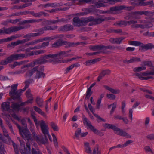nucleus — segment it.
I'll use <instances>...</instances> for the list:
<instances>
[{"label": "nucleus", "mask_w": 154, "mask_h": 154, "mask_svg": "<svg viewBox=\"0 0 154 154\" xmlns=\"http://www.w3.org/2000/svg\"><path fill=\"white\" fill-rule=\"evenodd\" d=\"M114 11H111L110 9V8L109 10L107 11H103L101 10L100 12L102 14H105L107 13L108 14H112L113 12Z\"/></svg>", "instance_id": "62"}, {"label": "nucleus", "mask_w": 154, "mask_h": 154, "mask_svg": "<svg viewBox=\"0 0 154 154\" xmlns=\"http://www.w3.org/2000/svg\"><path fill=\"white\" fill-rule=\"evenodd\" d=\"M38 66H35L31 70L27 72L25 74V76L26 77L28 78L31 77L33 74L35 73L36 71H37V70L38 69Z\"/></svg>", "instance_id": "21"}, {"label": "nucleus", "mask_w": 154, "mask_h": 154, "mask_svg": "<svg viewBox=\"0 0 154 154\" xmlns=\"http://www.w3.org/2000/svg\"><path fill=\"white\" fill-rule=\"evenodd\" d=\"M42 20V19H39L38 20L30 19L27 20H24L21 21L20 23V24H24L28 23H32L36 22L39 23Z\"/></svg>", "instance_id": "24"}, {"label": "nucleus", "mask_w": 154, "mask_h": 154, "mask_svg": "<svg viewBox=\"0 0 154 154\" xmlns=\"http://www.w3.org/2000/svg\"><path fill=\"white\" fill-rule=\"evenodd\" d=\"M124 37H121L120 38H111L109 40V41L112 44H120L122 41L125 39Z\"/></svg>", "instance_id": "18"}, {"label": "nucleus", "mask_w": 154, "mask_h": 154, "mask_svg": "<svg viewBox=\"0 0 154 154\" xmlns=\"http://www.w3.org/2000/svg\"><path fill=\"white\" fill-rule=\"evenodd\" d=\"M84 144L85 152L87 153L91 154L92 151L91 148L90 146L89 143L86 142L84 143Z\"/></svg>", "instance_id": "30"}, {"label": "nucleus", "mask_w": 154, "mask_h": 154, "mask_svg": "<svg viewBox=\"0 0 154 154\" xmlns=\"http://www.w3.org/2000/svg\"><path fill=\"white\" fill-rule=\"evenodd\" d=\"M31 91L30 89H28L26 92V95L27 98H33L32 94H31Z\"/></svg>", "instance_id": "51"}, {"label": "nucleus", "mask_w": 154, "mask_h": 154, "mask_svg": "<svg viewBox=\"0 0 154 154\" xmlns=\"http://www.w3.org/2000/svg\"><path fill=\"white\" fill-rule=\"evenodd\" d=\"M43 100L39 97H37L36 99V102L40 107H42L43 106Z\"/></svg>", "instance_id": "35"}, {"label": "nucleus", "mask_w": 154, "mask_h": 154, "mask_svg": "<svg viewBox=\"0 0 154 154\" xmlns=\"http://www.w3.org/2000/svg\"><path fill=\"white\" fill-rule=\"evenodd\" d=\"M111 73V71L109 69H106L102 70L99 74L97 78V81H100L102 78H103L105 75H110Z\"/></svg>", "instance_id": "15"}, {"label": "nucleus", "mask_w": 154, "mask_h": 154, "mask_svg": "<svg viewBox=\"0 0 154 154\" xmlns=\"http://www.w3.org/2000/svg\"><path fill=\"white\" fill-rule=\"evenodd\" d=\"M95 83H94L91 84L90 87L88 88L86 92V94L85 97V99H88L92 94V92L91 91V88L95 85Z\"/></svg>", "instance_id": "27"}, {"label": "nucleus", "mask_w": 154, "mask_h": 154, "mask_svg": "<svg viewBox=\"0 0 154 154\" xmlns=\"http://www.w3.org/2000/svg\"><path fill=\"white\" fill-rule=\"evenodd\" d=\"M20 20H19V19H16L14 20H8V21L9 23H11L12 24H15L17 22H18V21H20Z\"/></svg>", "instance_id": "63"}, {"label": "nucleus", "mask_w": 154, "mask_h": 154, "mask_svg": "<svg viewBox=\"0 0 154 154\" xmlns=\"http://www.w3.org/2000/svg\"><path fill=\"white\" fill-rule=\"evenodd\" d=\"M6 123L8 125V127H9L10 130V131L11 132V133L13 134H14V132L12 128V126L11 125L10 122L8 121H7L6 122Z\"/></svg>", "instance_id": "55"}, {"label": "nucleus", "mask_w": 154, "mask_h": 154, "mask_svg": "<svg viewBox=\"0 0 154 154\" xmlns=\"http://www.w3.org/2000/svg\"><path fill=\"white\" fill-rule=\"evenodd\" d=\"M131 14L134 19H139L140 18V15L144 14L146 16L151 15H153V13L152 12L147 11H136L132 12Z\"/></svg>", "instance_id": "7"}, {"label": "nucleus", "mask_w": 154, "mask_h": 154, "mask_svg": "<svg viewBox=\"0 0 154 154\" xmlns=\"http://www.w3.org/2000/svg\"><path fill=\"white\" fill-rule=\"evenodd\" d=\"M137 23V20H131L129 21L121 20L116 22V23L114 24V25H118L119 26H126L128 24L129 25L131 24L134 25Z\"/></svg>", "instance_id": "11"}, {"label": "nucleus", "mask_w": 154, "mask_h": 154, "mask_svg": "<svg viewBox=\"0 0 154 154\" xmlns=\"http://www.w3.org/2000/svg\"><path fill=\"white\" fill-rule=\"evenodd\" d=\"M24 29V27L21 26H11L8 28L4 27L0 29V34L1 35L4 34H9L13 32L17 31Z\"/></svg>", "instance_id": "5"}, {"label": "nucleus", "mask_w": 154, "mask_h": 154, "mask_svg": "<svg viewBox=\"0 0 154 154\" xmlns=\"http://www.w3.org/2000/svg\"><path fill=\"white\" fill-rule=\"evenodd\" d=\"M117 103L115 102L112 104V108L110 111V114L112 115L116 107Z\"/></svg>", "instance_id": "52"}, {"label": "nucleus", "mask_w": 154, "mask_h": 154, "mask_svg": "<svg viewBox=\"0 0 154 154\" xmlns=\"http://www.w3.org/2000/svg\"><path fill=\"white\" fill-rule=\"evenodd\" d=\"M50 125L54 131H58V128L54 122H51Z\"/></svg>", "instance_id": "45"}, {"label": "nucleus", "mask_w": 154, "mask_h": 154, "mask_svg": "<svg viewBox=\"0 0 154 154\" xmlns=\"http://www.w3.org/2000/svg\"><path fill=\"white\" fill-rule=\"evenodd\" d=\"M19 45L18 41L17 40L16 42H11L10 44L8 45V47H11L13 46H15Z\"/></svg>", "instance_id": "57"}, {"label": "nucleus", "mask_w": 154, "mask_h": 154, "mask_svg": "<svg viewBox=\"0 0 154 154\" xmlns=\"http://www.w3.org/2000/svg\"><path fill=\"white\" fill-rule=\"evenodd\" d=\"M71 50L61 51L57 54H50L44 55L34 60V65L43 64L48 63H52L53 64H56L61 62L60 59L64 57L68 56L67 54L70 53Z\"/></svg>", "instance_id": "1"}, {"label": "nucleus", "mask_w": 154, "mask_h": 154, "mask_svg": "<svg viewBox=\"0 0 154 154\" xmlns=\"http://www.w3.org/2000/svg\"><path fill=\"white\" fill-rule=\"evenodd\" d=\"M63 5L62 3H57L54 2L53 3H50V7L52 8H56L60 6H62Z\"/></svg>", "instance_id": "40"}, {"label": "nucleus", "mask_w": 154, "mask_h": 154, "mask_svg": "<svg viewBox=\"0 0 154 154\" xmlns=\"http://www.w3.org/2000/svg\"><path fill=\"white\" fill-rule=\"evenodd\" d=\"M57 28V26L56 25L48 26L39 29H34L32 31L33 32H40L41 35L44 33V31L54 30L56 29Z\"/></svg>", "instance_id": "8"}, {"label": "nucleus", "mask_w": 154, "mask_h": 154, "mask_svg": "<svg viewBox=\"0 0 154 154\" xmlns=\"http://www.w3.org/2000/svg\"><path fill=\"white\" fill-rule=\"evenodd\" d=\"M67 21V20L64 18H62L60 19H58L55 20H47L44 21V24L45 25H51L52 24H55L58 22H64Z\"/></svg>", "instance_id": "13"}, {"label": "nucleus", "mask_w": 154, "mask_h": 154, "mask_svg": "<svg viewBox=\"0 0 154 154\" xmlns=\"http://www.w3.org/2000/svg\"><path fill=\"white\" fill-rule=\"evenodd\" d=\"M131 4L133 6H141L142 0H130Z\"/></svg>", "instance_id": "31"}, {"label": "nucleus", "mask_w": 154, "mask_h": 154, "mask_svg": "<svg viewBox=\"0 0 154 154\" xmlns=\"http://www.w3.org/2000/svg\"><path fill=\"white\" fill-rule=\"evenodd\" d=\"M37 33H29L24 35L23 38H34L39 36L41 35L40 32H37Z\"/></svg>", "instance_id": "25"}, {"label": "nucleus", "mask_w": 154, "mask_h": 154, "mask_svg": "<svg viewBox=\"0 0 154 154\" xmlns=\"http://www.w3.org/2000/svg\"><path fill=\"white\" fill-rule=\"evenodd\" d=\"M114 131H115V133L117 134L128 138H130L131 137V136L129 134L116 126Z\"/></svg>", "instance_id": "12"}, {"label": "nucleus", "mask_w": 154, "mask_h": 154, "mask_svg": "<svg viewBox=\"0 0 154 154\" xmlns=\"http://www.w3.org/2000/svg\"><path fill=\"white\" fill-rule=\"evenodd\" d=\"M64 45H65L66 43H68V46L69 47H76L79 45H86V44L85 43L83 42H78L76 43H75L73 42H70L67 41H64L63 42Z\"/></svg>", "instance_id": "19"}, {"label": "nucleus", "mask_w": 154, "mask_h": 154, "mask_svg": "<svg viewBox=\"0 0 154 154\" xmlns=\"http://www.w3.org/2000/svg\"><path fill=\"white\" fill-rule=\"evenodd\" d=\"M81 130L80 128H78L76 131L75 132V136L76 137H78L81 134Z\"/></svg>", "instance_id": "58"}, {"label": "nucleus", "mask_w": 154, "mask_h": 154, "mask_svg": "<svg viewBox=\"0 0 154 154\" xmlns=\"http://www.w3.org/2000/svg\"><path fill=\"white\" fill-rule=\"evenodd\" d=\"M17 84L12 85L11 86V90L9 92L10 95L14 100L19 99L21 95V93L28 88L25 86L23 89H20L17 91Z\"/></svg>", "instance_id": "3"}, {"label": "nucleus", "mask_w": 154, "mask_h": 154, "mask_svg": "<svg viewBox=\"0 0 154 154\" xmlns=\"http://www.w3.org/2000/svg\"><path fill=\"white\" fill-rule=\"evenodd\" d=\"M128 43L131 45L135 46H138L139 41H128Z\"/></svg>", "instance_id": "53"}, {"label": "nucleus", "mask_w": 154, "mask_h": 154, "mask_svg": "<svg viewBox=\"0 0 154 154\" xmlns=\"http://www.w3.org/2000/svg\"><path fill=\"white\" fill-rule=\"evenodd\" d=\"M30 39L29 38H26L25 39H23L22 40H18V42L19 43V45L21 44H24L26 42H28V41H29Z\"/></svg>", "instance_id": "60"}, {"label": "nucleus", "mask_w": 154, "mask_h": 154, "mask_svg": "<svg viewBox=\"0 0 154 154\" xmlns=\"http://www.w3.org/2000/svg\"><path fill=\"white\" fill-rule=\"evenodd\" d=\"M44 138H41L38 137H36V141L38 144H45L48 142V139L47 135L44 136Z\"/></svg>", "instance_id": "17"}, {"label": "nucleus", "mask_w": 154, "mask_h": 154, "mask_svg": "<svg viewBox=\"0 0 154 154\" xmlns=\"http://www.w3.org/2000/svg\"><path fill=\"white\" fill-rule=\"evenodd\" d=\"M25 57V54H12L0 61V65H6L8 63L12 62L14 60H17L23 58Z\"/></svg>", "instance_id": "4"}, {"label": "nucleus", "mask_w": 154, "mask_h": 154, "mask_svg": "<svg viewBox=\"0 0 154 154\" xmlns=\"http://www.w3.org/2000/svg\"><path fill=\"white\" fill-rule=\"evenodd\" d=\"M153 48H154V45L152 44L149 43L145 45L144 48L146 50L151 49Z\"/></svg>", "instance_id": "49"}, {"label": "nucleus", "mask_w": 154, "mask_h": 154, "mask_svg": "<svg viewBox=\"0 0 154 154\" xmlns=\"http://www.w3.org/2000/svg\"><path fill=\"white\" fill-rule=\"evenodd\" d=\"M45 52V51L42 50H36L34 51V54L35 55H38L41 54H43Z\"/></svg>", "instance_id": "56"}, {"label": "nucleus", "mask_w": 154, "mask_h": 154, "mask_svg": "<svg viewBox=\"0 0 154 154\" xmlns=\"http://www.w3.org/2000/svg\"><path fill=\"white\" fill-rule=\"evenodd\" d=\"M2 128L4 135L6 137H7L9 141H10L11 140V138L9 136L8 132L7 131V130L5 129V128H4V127Z\"/></svg>", "instance_id": "48"}, {"label": "nucleus", "mask_w": 154, "mask_h": 154, "mask_svg": "<svg viewBox=\"0 0 154 154\" xmlns=\"http://www.w3.org/2000/svg\"><path fill=\"white\" fill-rule=\"evenodd\" d=\"M104 94H101L100 96V97L98 99L97 103V104L96 106V109H100V106L102 99L104 97Z\"/></svg>", "instance_id": "33"}, {"label": "nucleus", "mask_w": 154, "mask_h": 154, "mask_svg": "<svg viewBox=\"0 0 154 154\" xmlns=\"http://www.w3.org/2000/svg\"><path fill=\"white\" fill-rule=\"evenodd\" d=\"M146 69L145 66L136 67L133 69V71L134 72H138Z\"/></svg>", "instance_id": "46"}, {"label": "nucleus", "mask_w": 154, "mask_h": 154, "mask_svg": "<svg viewBox=\"0 0 154 154\" xmlns=\"http://www.w3.org/2000/svg\"><path fill=\"white\" fill-rule=\"evenodd\" d=\"M11 107L15 111H18L20 109V105L18 103H12Z\"/></svg>", "instance_id": "32"}, {"label": "nucleus", "mask_w": 154, "mask_h": 154, "mask_svg": "<svg viewBox=\"0 0 154 154\" xmlns=\"http://www.w3.org/2000/svg\"><path fill=\"white\" fill-rule=\"evenodd\" d=\"M33 107L34 110L37 112L38 113L40 114L44 117H46V114L43 111H42L40 108L36 106H34Z\"/></svg>", "instance_id": "34"}, {"label": "nucleus", "mask_w": 154, "mask_h": 154, "mask_svg": "<svg viewBox=\"0 0 154 154\" xmlns=\"http://www.w3.org/2000/svg\"><path fill=\"white\" fill-rule=\"evenodd\" d=\"M6 151L4 149V145L0 142V154H5Z\"/></svg>", "instance_id": "47"}, {"label": "nucleus", "mask_w": 154, "mask_h": 154, "mask_svg": "<svg viewBox=\"0 0 154 154\" xmlns=\"http://www.w3.org/2000/svg\"><path fill=\"white\" fill-rule=\"evenodd\" d=\"M95 134H97L100 136H103L104 135V134L101 132L100 131L98 130H97L94 127L91 130Z\"/></svg>", "instance_id": "41"}, {"label": "nucleus", "mask_w": 154, "mask_h": 154, "mask_svg": "<svg viewBox=\"0 0 154 154\" xmlns=\"http://www.w3.org/2000/svg\"><path fill=\"white\" fill-rule=\"evenodd\" d=\"M41 130L44 136L49 135V128L43 120H41L39 122Z\"/></svg>", "instance_id": "10"}, {"label": "nucleus", "mask_w": 154, "mask_h": 154, "mask_svg": "<svg viewBox=\"0 0 154 154\" xmlns=\"http://www.w3.org/2000/svg\"><path fill=\"white\" fill-rule=\"evenodd\" d=\"M88 107L91 111V112L93 113V114L94 115V114H95L94 113V112L95 111V109L93 108V106L91 105V104L89 103L88 104Z\"/></svg>", "instance_id": "64"}, {"label": "nucleus", "mask_w": 154, "mask_h": 154, "mask_svg": "<svg viewBox=\"0 0 154 154\" xmlns=\"http://www.w3.org/2000/svg\"><path fill=\"white\" fill-rule=\"evenodd\" d=\"M32 79H29L26 80L24 82L25 86L28 88L29 84L32 82Z\"/></svg>", "instance_id": "61"}, {"label": "nucleus", "mask_w": 154, "mask_h": 154, "mask_svg": "<svg viewBox=\"0 0 154 154\" xmlns=\"http://www.w3.org/2000/svg\"><path fill=\"white\" fill-rule=\"evenodd\" d=\"M32 154H42L40 150L38 148L35 149L32 148L31 150Z\"/></svg>", "instance_id": "42"}, {"label": "nucleus", "mask_w": 154, "mask_h": 154, "mask_svg": "<svg viewBox=\"0 0 154 154\" xmlns=\"http://www.w3.org/2000/svg\"><path fill=\"white\" fill-rule=\"evenodd\" d=\"M63 42L64 41L63 40H57L52 44V47L53 48H57L64 45Z\"/></svg>", "instance_id": "29"}, {"label": "nucleus", "mask_w": 154, "mask_h": 154, "mask_svg": "<svg viewBox=\"0 0 154 154\" xmlns=\"http://www.w3.org/2000/svg\"><path fill=\"white\" fill-rule=\"evenodd\" d=\"M104 87L106 89L109 90L112 93L114 94H116L119 93L120 92V91L119 89H114L110 87H109L104 85Z\"/></svg>", "instance_id": "28"}, {"label": "nucleus", "mask_w": 154, "mask_h": 154, "mask_svg": "<svg viewBox=\"0 0 154 154\" xmlns=\"http://www.w3.org/2000/svg\"><path fill=\"white\" fill-rule=\"evenodd\" d=\"M46 14L47 13H45L43 11H40L38 13H36L35 17H39L41 16L42 15H44V16H46Z\"/></svg>", "instance_id": "54"}, {"label": "nucleus", "mask_w": 154, "mask_h": 154, "mask_svg": "<svg viewBox=\"0 0 154 154\" xmlns=\"http://www.w3.org/2000/svg\"><path fill=\"white\" fill-rule=\"evenodd\" d=\"M60 30L62 31H67L73 29V26L70 24H66L61 26L60 28Z\"/></svg>", "instance_id": "20"}, {"label": "nucleus", "mask_w": 154, "mask_h": 154, "mask_svg": "<svg viewBox=\"0 0 154 154\" xmlns=\"http://www.w3.org/2000/svg\"><path fill=\"white\" fill-rule=\"evenodd\" d=\"M153 26V24L151 23H149L146 24H135L134 25H132L131 27L132 28H140L142 29L145 28L148 29L150 27H152Z\"/></svg>", "instance_id": "14"}, {"label": "nucleus", "mask_w": 154, "mask_h": 154, "mask_svg": "<svg viewBox=\"0 0 154 154\" xmlns=\"http://www.w3.org/2000/svg\"><path fill=\"white\" fill-rule=\"evenodd\" d=\"M19 132L22 137L25 140H27L28 142L26 143V150L30 151L31 150V146L29 141L31 140L32 137L29 130L27 128H21L19 130Z\"/></svg>", "instance_id": "2"}, {"label": "nucleus", "mask_w": 154, "mask_h": 154, "mask_svg": "<svg viewBox=\"0 0 154 154\" xmlns=\"http://www.w3.org/2000/svg\"><path fill=\"white\" fill-rule=\"evenodd\" d=\"M134 8L132 6H127L125 5H117L110 7L111 11H119L124 10L127 11H131Z\"/></svg>", "instance_id": "6"}, {"label": "nucleus", "mask_w": 154, "mask_h": 154, "mask_svg": "<svg viewBox=\"0 0 154 154\" xmlns=\"http://www.w3.org/2000/svg\"><path fill=\"white\" fill-rule=\"evenodd\" d=\"M131 63H135L140 62L141 61L140 59L137 57H133L130 59Z\"/></svg>", "instance_id": "50"}, {"label": "nucleus", "mask_w": 154, "mask_h": 154, "mask_svg": "<svg viewBox=\"0 0 154 154\" xmlns=\"http://www.w3.org/2000/svg\"><path fill=\"white\" fill-rule=\"evenodd\" d=\"M94 19V17L92 16H90L88 17L85 18L83 20L84 25L89 22L93 21Z\"/></svg>", "instance_id": "36"}, {"label": "nucleus", "mask_w": 154, "mask_h": 154, "mask_svg": "<svg viewBox=\"0 0 154 154\" xmlns=\"http://www.w3.org/2000/svg\"><path fill=\"white\" fill-rule=\"evenodd\" d=\"M38 70V69L37 70V71H36L37 72L35 78L36 79H39L42 77L44 78L45 76V74L43 73L42 72H40Z\"/></svg>", "instance_id": "37"}, {"label": "nucleus", "mask_w": 154, "mask_h": 154, "mask_svg": "<svg viewBox=\"0 0 154 154\" xmlns=\"http://www.w3.org/2000/svg\"><path fill=\"white\" fill-rule=\"evenodd\" d=\"M40 42H42L44 41H50L54 40L53 37L51 36L50 37H45L42 38H40Z\"/></svg>", "instance_id": "44"}, {"label": "nucleus", "mask_w": 154, "mask_h": 154, "mask_svg": "<svg viewBox=\"0 0 154 154\" xmlns=\"http://www.w3.org/2000/svg\"><path fill=\"white\" fill-rule=\"evenodd\" d=\"M145 0H142L141 6L149 5H152L153 3L152 0L149 1L144 2Z\"/></svg>", "instance_id": "43"}, {"label": "nucleus", "mask_w": 154, "mask_h": 154, "mask_svg": "<svg viewBox=\"0 0 154 154\" xmlns=\"http://www.w3.org/2000/svg\"><path fill=\"white\" fill-rule=\"evenodd\" d=\"M114 18L111 17H104L102 16L100 17L94 18V21L95 25L101 23L104 21L114 20Z\"/></svg>", "instance_id": "9"}, {"label": "nucleus", "mask_w": 154, "mask_h": 154, "mask_svg": "<svg viewBox=\"0 0 154 154\" xmlns=\"http://www.w3.org/2000/svg\"><path fill=\"white\" fill-rule=\"evenodd\" d=\"M106 96L108 98L113 100L115 99L116 98V96L112 94H106Z\"/></svg>", "instance_id": "59"}, {"label": "nucleus", "mask_w": 154, "mask_h": 154, "mask_svg": "<svg viewBox=\"0 0 154 154\" xmlns=\"http://www.w3.org/2000/svg\"><path fill=\"white\" fill-rule=\"evenodd\" d=\"M89 48L90 50H92L93 51L100 50H101V45H91L90 46Z\"/></svg>", "instance_id": "38"}, {"label": "nucleus", "mask_w": 154, "mask_h": 154, "mask_svg": "<svg viewBox=\"0 0 154 154\" xmlns=\"http://www.w3.org/2000/svg\"><path fill=\"white\" fill-rule=\"evenodd\" d=\"M84 12L82 13V15H86L87 14L91 13H94V12H97L98 10L96 9L94 10L92 8H84L83 10Z\"/></svg>", "instance_id": "22"}, {"label": "nucleus", "mask_w": 154, "mask_h": 154, "mask_svg": "<svg viewBox=\"0 0 154 154\" xmlns=\"http://www.w3.org/2000/svg\"><path fill=\"white\" fill-rule=\"evenodd\" d=\"M103 126L104 127L109 129H112L113 130H114L116 127V126L115 125L108 123H105L103 124Z\"/></svg>", "instance_id": "39"}, {"label": "nucleus", "mask_w": 154, "mask_h": 154, "mask_svg": "<svg viewBox=\"0 0 154 154\" xmlns=\"http://www.w3.org/2000/svg\"><path fill=\"white\" fill-rule=\"evenodd\" d=\"M1 106L3 111H8L10 109V103L8 102H3Z\"/></svg>", "instance_id": "26"}, {"label": "nucleus", "mask_w": 154, "mask_h": 154, "mask_svg": "<svg viewBox=\"0 0 154 154\" xmlns=\"http://www.w3.org/2000/svg\"><path fill=\"white\" fill-rule=\"evenodd\" d=\"M83 121L84 125L88 126L91 130L94 127L92 125L91 122L87 118L84 117Z\"/></svg>", "instance_id": "23"}, {"label": "nucleus", "mask_w": 154, "mask_h": 154, "mask_svg": "<svg viewBox=\"0 0 154 154\" xmlns=\"http://www.w3.org/2000/svg\"><path fill=\"white\" fill-rule=\"evenodd\" d=\"M73 21L74 22L73 24L75 26H80L84 25L83 20L81 19L78 17H74Z\"/></svg>", "instance_id": "16"}]
</instances>
